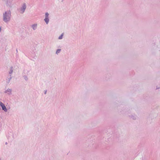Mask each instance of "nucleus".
I'll return each instance as SVG.
<instances>
[{"instance_id": "nucleus-1", "label": "nucleus", "mask_w": 160, "mask_h": 160, "mask_svg": "<svg viewBox=\"0 0 160 160\" xmlns=\"http://www.w3.org/2000/svg\"><path fill=\"white\" fill-rule=\"evenodd\" d=\"M10 16V12H5L3 14V20L5 22H7L9 20Z\"/></svg>"}, {"instance_id": "nucleus-2", "label": "nucleus", "mask_w": 160, "mask_h": 160, "mask_svg": "<svg viewBox=\"0 0 160 160\" xmlns=\"http://www.w3.org/2000/svg\"><path fill=\"white\" fill-rule=\"evenodd\" d=\"M0 105L2 107V109L5 111H7V109L6 108V107L4 105V104L2 102H0Z\"/></svg>"}, {"instance_id": "nucleus-3", "label": "nucleus", "mask_w": 160, "mask_h": 160, "mask_svg": "<svg viewBox=\"0 0 160 160\" xmlns=\"http://www.w3.org/2000/svg\"><path fill=\"white\" fill-rule=\"evenodd\" d=\"M26 5L24 4L22 8V9L21 10V11L23 13L24 12V11L26 8Z\"/></svg>"}, {"instance_id": "nucleus-4", "label": "nucleus", "mask_w": 160, "mask_h": 160, "mask_svg": "<svg viewBox=\"0 0 160 160\" xmlns=\"http://www.w3.org/2000/svg\"><path fill=\"white\" fill-rule=\"evenodd\" d=\"M44 20L46 23L47 24L49 22V19L48 18H45V19H44Z\"/></svg>"}, {"instance_id": "nucleus-5", "label": "nucleus", "mask_w": 160, "mask_h": 160, "mask_svg": "<svg viewBox=\"0 0 160 160\" xmlns=\"http://www.w3.org/2000/svg\"><path fill=\"white\" fill-rule=\"evenodd\" d=\"M36 26H37V25H33L32 26V28L34 29H35L36 28Z\"/></svg>"}, {"instance_id": "nucleus-6", "label": "nucleus", "mask_w": 160, "mask_h": 160, "mask_svg": "<svg viewBox=\"0 0 160 160\" xmlns=\"http://www.w3.org/2000/svg\"><path fill=\"white\" fill-rule=\"evenodd\" d=\"M63 36V34L62 33V35L60 36L59 37V39H62Z\"/></svg>"}, {"instance_id": "nucleus-7", "label": "nucleus", "mask_w": 160, "mask_h": 160, "mask_svg": "<svg viewBox=\"0 0 160 160\" xmlns=\"http://www.w3.org/2000/svg\"><path fill=\"white\" fill-rule=\"evenodd\" d=\"M45 15H46V17L45 18H48V13H46L45 14Z\"/></svg>"}, {"instance_id": "nucleus-8", "label": "nucleus", "mask_w": 160, "mask_h": 160, "mask_svg": "<svg viewBox=\"0 0 160 160\" xmlns=\"http://www.w3.org/2000/svg\"><path fill=\"white\" fill-rule=\"evenodd\" d=\"M60 50H60V49H58V50L57 51H56V53H59L60 52Z\"/></svg>"}]
</instances>
